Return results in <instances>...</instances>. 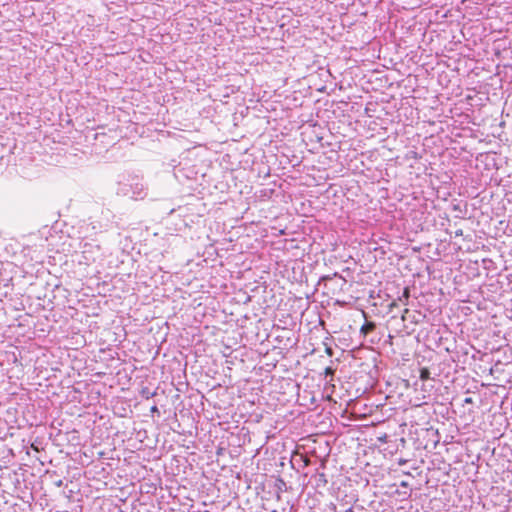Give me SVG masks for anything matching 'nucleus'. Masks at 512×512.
Segmentation results:
<instances>
[{
  "label": "nucleus",
  "mask_w": 512,
  "mask_h": 512,
  "mask_svg": "<svg viewBox=\"0 0 512 512\" xmlns=\"http://www.w3.org/2000/svg\"><path fill=\"white\" fill-rule=\"evenodd\" d=\"M329 279H331V277H330V276H328V275H327V276H323V277L321 278V280H329Z\"/></svg>",
  "instance_id": "12"
},
{
  "label": "nucleus",
  "mask_w": 512,
  "mask_h": 512,
  "mask_svg": "<svg viewBox=\"0 0 512 512\" xmlns=\"http://www.w3.org/2000/svg\"><path fill=\"white\" fill-rule=\"evenodd\" d=\"M62 484H63L62 480H59L58 482H56V485H57L58 487L62 486Z\"/></svg>",
  "instance_id": "13"
},
{
  "label": "nucleus",
  "mask_w": 512,
  "mask_h": 512,
  "mask_svg": "<svg viewBox=\"0 0 512 512\" xmlns=\"http://www.w3.org/2000/svg\"><path fill=\"white\" fill-rule=\"evenodd\" d=\"M403 297H404L406 300H408V298H409V289H408V288H405V289H404Z\"/></svg>",
  "instance_id": "8"
},
{
  "label": "nucleus",
  "mask_w": 512,
  "mask_h": 512,
  "mask_svg": "<svg viewBox=\"0 0 512 512\" xmlns=\"http://www.w3.org/2000/svg\"><path fill=\"white\" fill-rule=\"evenodd\" d=\"M376 328V324L374 322H371V321H366L361 329H360V332L364 335H367L369 333H371L372 331H374Z\"/></svg>",
  "instance_id": "3"
},
{
  "label": "nucleus",
  "mask_w": 512,
  "mask_h": 512,
  "mask_svg": "<svg viewBox=\"0 0 512 512\" xmlns=\"http://www.w3.org/2000/svg\"><path fill=\"white\" fill-rule=\"evenodd\" d=\"M465 402H466V403H471V402H472V399H471V398H466Z\"/></svg>",
  "instance_id": "14"
},
{
  "label": "nucleus",
  "mask_w": 512,
  "mask_h": 512,
  "mask_svg": "<svg viewBox=\"0 0 512 512\" xmlns=\"http://www.w3.org/2000/svg\"><path fill=\"white\" fill-rule=\"evenodd\" d=\"M420 316H422V315L419 312H416L413 315H410L409 309H405L403 311V314H402L401 318H402L403 321L410 320L412 323H418L419 322V318L418 317H420Z\"/></svg>",
  "instance_id": "2"
},
{
  "label": "nucleus",
  "mask_w": 512,
  "mask_h": 512,
  "mask_svg": "<svg viewBox=\"0 0 512 512\" xmlns=\"http://www.w3.org/2000/svg\"><path fill=\"white\" fill-rule=\"evenodd\" d=\"M325 374H326V375H333V374H334V371H333V369H332L331 367H327V368L325 369Z\"/></svg>",
  "instance_id": "7"
},
{
  "label": "nucleus",
  "mask_w": 512,
  "mask_h": 512,
  "mask_svg": "<svg viewBox=\"0 0 512 512\" xmlns=\"http://www.w3.org/2000/svg\"><path fill=\"white\" fill-rule=\"evenodd\" d=\"M151 412H152V413H156V412H158V408H157V406H156V405H154V406H152V407H151Z\"/></svg>",
  "instance_id": "10"
},
{
  "label": "nucleus",
  "mask_w": 512,
  "mask_h": 512,
  "mask_svg": "<svg viewBox=\"0 0 512 512\" xmlns=\"http://www.w3.org/2000/svg\"><path fill=\"white\" fill-rule=\"evenodd\" d=\"M116 194L133 200H142L147 196L146 187L139 176H123L117 182Z\"/></svg>",
  "instance_id": "1"
},
{
  "label": "nucleus",
  "mask_w": 512,
  "mask_h": 512,
  "mask_svg": "<svg viewBox=\"0 0 512 512\" xmlns=\"http://www.w3.org/2000/svg\"><path fill=\"white\" fill-rule=\"evenodd\" d=\"M463 235V230L462 229H458L455 231V236L456 237H459V236H462Z\"/></svg>",
  "instance_id": "9"
},
{
  "label": "nucleus",
  "mask_w": 512,
  "mask_h": 512,
  "mask_svg": "<svg viewBox=\"0 0 512 512\" xmlns=\"http://www.w3.org/2000/svg\"><path fill=\"white\" fill-rule=\"evenodd\" d=\"M318 483H322L324 486L327 484V478H326V475L324 473H319L318 474Z\"/></svg>",
  "instance_id": "6"
},
{
  "label": "nucleus",
  "mask_w": 512,
  "mask_h": 512,
  "mask_svg": "<svg viewBox=\"0 0 512 512\" xmlns=\"http://www.w3.org/2000/svg\"><path fill=\"white\" fill-rule=\"evenodd\" d=\"M420 379L421 380H428V379H430V371L427 368H422L420 370Z\"/></svg>",
  "instance_id": "4"
},
{
  "label": "nucleus",
  "mask_w": 512,
  "mask_h": 512,
  "mask_svg": "<svg viewBox=\"0 0 512 512\" xmlns=\"http://www.w3.org/2000/svg\"><path fill=\"white\" fill-rule=\"evenodd\" d=\"M454 210H460L458 205L454 206Z\"/></svg>",
  "instance_id": "17"
},
{
  "label": "nucleus",
  "mask_w": 512,
  "mask_h": 512,
  "mask_svg": "<svg viewBox=\"0 0 512 512\" xmlns=\"http://www.w3.org/2000/svg\"><path fill=\"white\" fill-rule=\"evenodd\" d=\"M280 485L285 486V482L282 479H279Z\"/></svg>",
  "instance_id": "15"
},
{
  "label": "nucleus",
  "mask_w": 512,
  "mask_h": 512,
  "mask_svg": "<svg viewBox=\"0 0 512 512\" xmlns=\"http://www.w3.org/2000/svg\"><path fill=\"white\" fill-rule=\"evenodd\" d=\"M346 512H352V508H349Z\"/></svg>",
  "instance_id": "18"
},
{
  "label": "nucleus",
  "mask_w": 512,
  "mask_h": 512,
  "mask_svg": "<svg viewBox=\"0 0 512 512\" xmlns=\"http://www.w3.org/2000/svg\"><path fill=\"white\" fill-rule=\"evenodd\" d=\"M327 353L331 355L332 351H331V348H327L326 349Z\"/></svg>",
  "instance_id": "16"
},
{
  "label": "nucleus",
  "mask_w": 512,
  "mask_h": 512,
  "mask_svg": "<svg viewBox=\"0 0 512 512\" xmlns=\"http://www.w3.org/2000/svg\"><path fill=\"white\" fill-rule=\"evenodd\" d=\"M400 486H401V487H405V488H407V487H408V482H406V481H402V482L400 483Z\"/></svg>",
  "instance_id": "11"
},
{
  "label": "nucleus",
  "mask_w": 512,
  "mask_h": 512,
  "mask_svg": "<svg viewBox=\"0 0 512 512\" xmlns=\"http://www.w3.org/2000/svg\"><path fill=\"white\" fill-rule=\"evenodd\" d=\"M142 396L145 398H150L156 395V392H150L148 388H145L141 392Z\"/></svg>",
  "instance_id": "5"
},
{
  "label": "nucleus",
  "mask_w": 512,
  "mask_h": 512,
  "mask_svg": "<svg viewBox=\"0 0 512 512\" xmlns=\"http://www.w3.org/2000/svg\"><path fill=\"white\" fill-rule=\"evenodd\" d=\"M467 0H462V3L466 2Z\"/></svg>",
  "instance_id": "19"
}]
</instances>
